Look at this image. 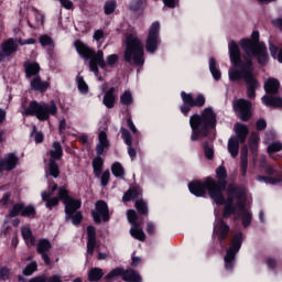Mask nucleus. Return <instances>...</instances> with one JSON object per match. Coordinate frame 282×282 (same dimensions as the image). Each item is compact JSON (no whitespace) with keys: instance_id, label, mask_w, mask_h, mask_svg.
I'll use <instances>...</instances> for the list:
<instances>
[{"instance_id":"1","label":"nucleus","mask_w":282,"mask_h":282,"mask_svg":"<svg viewBox=\"0 0 282 282\" xmlns=\"http://www.w3.org/2000/svg\"><path fill=\"white\" fill-rule=\"evenodd\" d=\"M218 182L212 177H207L204 183L195 181L188 184L189 192L196 197H204L206 191L209 193L210 199L218 206H225L223 217L228 219L234 215L235 219L242 217V226L247 228L252 221V214L246 207V191L236 185H229L227 188V199L224 198V191H226V167L219 166L216 170Z\"/></svg>"},{"instance_id":"2","label":"nucleus","mask_w":282,"mask_h":282,"mask_svg":"<svg viewBox=\"0 0 282 282\" xmlns=\"http://www.w3.org/2000/svg\"><path fill=\"white\" fill-rule=\"evenodd\" d=\"M240 46L247 54V57L241 58V52L237 42L229 43V58L232 67L229 69V80L232 83L237 80H245L247 83L248 98H254L257 89H259V82L257 76L252 73V57L257 58L259 65L268 63V48L264 43L259 42V32L253 31L251 40H241Z\"/></svg>"},{"instance_id":"3","label":"nucleus","mask_w":282,"mask_h":282,"mask_svg":"<svg viewBox=\"0 0 282 282\" xmlns=\"http://www.w3.org/2000/svg\"><path fill=\"white\" fill-rule=\"evenodd\" d=\"M74 47L79 56L89 61L90 72H94L96 76H98V66L105 69L106 67H116V63H118L117 54H110L105 59V53L102 51L95 52L78 40L74 42Z\"/></svg>"},{"instance_id":"4","label":"nucleus","mask_w":282,"mask_h":282,"mask_svg":"<svg viewBox=\"0 0 282 282\" xmlns=\"http://www.w3.org/2000/svg\"><path fill=\"white\" fill-rule=\"evenodd\" d=\"M192 127V140H199L200 135H206L208 129H215L217 124V115L213 111V108H205L202 116L194 115L189 119Z\"/></svg>"},{"instance_id":"5","label":"nucleus","mask_w":282,"mask_h":282,"mask_svg":"<svg viewBox=\"0 0 282 282\" xmlns=\"http://www.w3.org/2000/svg\"><path fill=\"white\" fill-rule=\"evenodd\" d=\"M57 113L58 107L54 101L47 104L33 100L22 111V116H35L42 122L50 120V116H56Z\"/></svg>"},{"instance_id":"6","label":"nucleus","mask_w":282,"mask_h":282,"mask_svg":"<svg viewBox=\"0 0 282 282\" xmlns=\"http://www.w3.org/2000/svg\"><path fill=\"white\" fill-rule=\"evenodd\" d=\"M124 58L133 65H144V46L138 36L130 34L126 40Z\"/></svg>"},{"instance_id":"7","label":"nucleus","mask_w":282,"mask_h":282,"mask_svg":"<svg viewBox=\"0 0 282 282\" xmlns=\"http://www.w3.org/2000/svg\"><path fill=\"white\" fill-rule=\"evenodd\" d=\"M58 195L65 205L66 219H72V224L78 226L83 221V214L77 212L80 208V200L69 197L65 187L58 188Z\"/></svg>"},{"instance_id":"8","label":"nucleus","mask_w":282,"mask_h":282,"mask_svg":"<svg viewBox=\"0 0 282 282\" xmlns=\"http://www.w3.org/2000/svg\"><path fill=\"white\" fill-rule=\"evenodd\" d=\"M242 242H243V235L241 232H238L232 237L231 246L229 247L225 256L226 270H232V265H235V257H237V252L241 250Z\"/></svg>"},{"instance_id":"9","label":"nucleus","mask_w":282,"mask_h":282,"mask_svg":"<svg viewBox=\"0 0 282 282\" xmlns=\"http://www.w3.org/2000/svg\"><path fill=\"white\" fill-rule=\"evenodd\" d=\"M183 105L181 106V111L184 116H187L188 111L193 107H204L206 105V98L203 95H198L197 98H193V95L186 94L185 91L181 93Z\"/></svg>"},{"instance_id":"10","label":"nucleus","mask_w":282,"mask_h":282,"mask_svg":"<svg viewBox=\"0 0 282 282\" xmlns=\"http://www.w3.org/2000/svg\"><path fill=\"white\" fill-rule=\"evenodd\" d=\"M160 45V22H153L148 32V37L145 42V50L153 54Z\"/></svg>"},{"instance_id":"11","label":"nucleus","mask_w":282,"mask_h":282,"mask_svg":"<svg viewBox=\"0 0 282 282\" xmlns=\"http://www.w3.org/2000/svg\"><path fill=\"white\" fill-rule=\"evenodd\" d=\"M128 221L129 224H132V228L130 229L131 237H134V239H138L139 241H144L147 239V236L144 235V231L142 228H140V224H138V214L135 210L130 209L127 213Z\"/></svg>"},{"instance_id":"12","label":"nucleus","mask_w":282,"mask_h":282,"mask_svg":"<svg viewBox=\"0 0 282 282\" xmlns=\"http://www.w3.org/2000/svg\"><path fill=\"white\" fill-rule=\"evenodd\" d=\"M251 107L252 104L245 99H238L234 102L235 111L238 113L239 118L242 119L245 122H248V120H250V116H252V113L250 112Z\"/></svg>"},{"instance_id":"13","label":"nucleus","mask_w":282,"mask_h":282,"mask_svg":"<svg viewBox=\"0 0 282 282\" xmlns=\"http://www.w3.org/2000/svg\"><path fill=\"white\" fill-rule=\"evenodd\" d=\"M93 217L96 224L109 220V207H107V203L102 200L97 202L96 210L93 212Z\"/></svg>"},{"instance_id":"14","label":"nucleus","mask_w":282,"mask_h":282,"mask_svg":"<svg viewBox=\"0 0 282 282\" xmlns=\"http://www.w3.org/2000/svg\"><path fill=\"white\" fill-rule=\"evenodd\" d=\"M19 50V44H17V41L14 39H9L1 45V52H0V63H2L3 58L8 56H12L14 52Z\"/></svg>"},{"instance_id":"15","label":"nucleus","mask_w":282,"mask_h":282,"mask_svg":"<svg viewBox=\"0 0 282 282\" xmlns=\"http://www.w3.org/2000/svg\"><path fill=\"white\" fill-rule=\"evenodd\" d=\"M228 232H230V227L225 224L224 220H219L216 216V223L214 225V235L218 237L219 241H224L226 237H228Z\"/></svg>"},{"instance_id":"16","label":"nucleus","mask_w":282,"mask_h":282,"mask_svg":"<svg viewBox=\"0 0 282 282\" xmlns=\"http://www.w3.org/2000/svg\"><path fill=\"white\" fill-rule=\"evenodd\" d=\"M17 164H19V158L12 153H9L7 156L0 160V173L2 171H12L17 169Z\"/></svg>"},{"instance_id":"17","label":"nucleus","mask_w":282,"mask_h":282,"mask_svg":"<svg viewBox=\"0 0 282 282\" xmlns=\"http://www.w3.org/2000/svg\"><path fill=\"white\" fill-rule=\"evenodd\" d=\"M50 250H52V242H50V240L47 239H41L37 242V252L39 254H41L44 263H46V265H50L51 260H50V256H47V252H50Z\"/></svg>"},{"instance_id":"18","label":"nucleus","mask_w":282,"mask_h":282,"mask_svg":"<svg viewBox=\"0 0 282 282\" xmlns=\"http://www.w3.org/2000/svg\"><path fill=\"white\" fill-rule=\"evenodd\" d=\"M56 188H58V185L53 184L51 186V192L42 193V199H43V202H46V208H48L50 210H52V208H54V206H58V202H59L58 197H54V198L50 199V197H52V194L54 193V191H56Z\"/></svg>"},{"instance_id":"19","label":"nucleus","mask_w":282,"mask_h":282,"mask_svg":"<svg viewBox=\"0 0 282 282\" xmlns=\"http://www.w3.org/2000/svg\"><path fill=\"white\" fill-rule=\"evenodd\" d=\"M98 144L96 147L97 155H102L105 151L109 149V139H107V132L101 131L98 134Z\"/></svg>"},{"instance_id":"20","label":"nucleus","mask_w":282,"mask_h":282,"mask_svg":"<svg viewBox=\"0 0 282 282\" xmlns=\"http://www.w3.org/2000/svg\"><path fill=\"white\" fill-rule=\"evenodd\" d=\"M87 253L94 254V250L96 248V228L94 226L87 227Z\"/></svg>"},{"instance_id":"21","label":"nucleus","mask_w":282,"mask_h":282,"mask_svg":"<svg viewBox=\"0 0 282 282\" xmlns=\"http://www.w3.org/2000/svg\"><path fill=\"white\" fill-rule=\"evenodd\" d=\"M48 87H50V82L41 80L40 76H35L31 80V89H33V91H47Z\"/></svg>"},{"instance_id":"22","label":"nucleus","mask_w":282,"mask_h":282,"mask_svg":"<svg viewBox=\"0 0 282 282\" xmlns=\"http://www.w3.org/2000/svg\"><path fill=\"white\" fill-rule=\"evenodd\" d=\"M24 69L26 74V78H32V76H36L41 72V66L36 62H25Z\"/></svg>"},{"instance_id":"23","label":"nucleus","mask_w":282,"mask_h":282,"mask_svg":"<svg viewBox=\"0 0 282 282\" xmlns=\"http://www.w3.org/2000/svg\"><path fill=\"white\" fill-rule=\"evenodd\" d=\"M113 94H116V88L111 87L104 96V105L108 109H113V105H116V96Z\"/></svg>"},{"instance_id":"24","label":"nucleus","mask_w":282,"mask_h":282,"mask_svg":"<svg viewBox=\"0 0 282 282\" xmlns=\"http://www.w3.org/2000/svg\"><path fill=\"white\" fill-rule=\"evenodd\" d=\"M279 87H281V84L279 83V79L269 78L264 83V91H267V94H278L279 93Z\"/></svg>"},{"instance_id":"25","label":"nucleus","mask_w":282,"mask_h":282,"mask_svg":"<svg viewBox=\"0 0 282 282\" xmlns=\"http://www.w3.org/2000/svg\"><path fill=\"white\" fill-rule=\"evenodd\" d=\"M235 131L237 134V140L243 144L246 142V138H248V127L243 123H236Z\"/></svg>"},{"instance_id":"26","label":"nucleus","mask_w":282,"mask_h":282,"mask_svg":"<svg viewBox=\"0 0 282 282\" xmlns=\"http://www.w3.org/2000/svg\"><path fill=\"white\" fill-rule=\"evenodd\" d=\"M228 152L231 158H237L239 155V139L237 137H232L228 141Z\"/></svg>"},{"instance_id":"27","label":"nucleus","mask_w":282,"mask_h":282,"mask_svg":"<svg viewBox=\"0 0 282 282\" xmlns=\"http://www.w3.org/2000/svg\"><path fill=\"white\" fill-rule=\"evenodd\" d=\"M262 102L267 107H282V98L281 97H271V96H263Z\"/></svg>"},{"instance_id":"28","label":"nucleus","mask_w":282,"mask_h":282,"mask_svg":"<svg viewBox=\"0 0 282 282\" xmlns=\"http://www.w3.org/2000/svg\"><path fill=\"white\" fill-rule=\"evenodd\" d=\"M122 279L127 282H142V278H140V274L131 269L123 272Z\"/></svg>"},{"instance_id":"29","label":"nucleus","mask_w":282,"mask_h":282,"mask_svg":"<svg viewBox=\"0 0 282 282\" xmlns=\"http://www.w3.org/2000/svg\"><path fill=\"white\" fill-rule=\"evenodd\" d=\"M209 72L215 80H221V72L217 68V61L209 58Z\"/></svg>"},{"instance_id":"30","label":"nucleus","mask_w":282,"mask_h":282,"mask_svg":"<svg viewBox=\"0 0 282 282\" xmlns=\"http://www.w3.org/2000/svg\"><path fill=\"white\" fill-rule=\"evenodd\" d=\"M142 195V189L140 187L129 189L122 197L123 202H131V199H138Z\"/></svg>"},{"instance_id":"31","label":"nucleus","mask_w":282,"mask_h":282,"mask_svg":"<svg viewBox=\"0 0 282 282\" xmlns=\"http://www.w3.org/2000/svg\"><path fill=\"white\" fill-rule=\"evenodd\" d=\"M21 234L26 246H34V236L32 235V230L30 229V227L28 226L22 227Z\"/></svg>"},{"instance_id":"32","label":"nucleus","mask_w":282,"mask_h":282,"mask_svg":"<svg viewBox=\"0 0 282 282\" xmlns=\"http://www.w3.org/2000/svg\"><path fill=\"white\" fill-rule=\"evenodd\" d=\"M51 160H61L63 158V148L59 142L53 143V149L50 151Z\"/></svg>"},{"instance_id":"33","label":"nucleus","mask_w":282,"mask_h":282,"mask_svg":"<svg viewBox=\"0 0 282 282\" xmlns=\"http://www.w3.org/2000/svg\"><path fill=\"white\" fill-rule=\"evenodd\" d=\"M102 269L94 268L88 272V281H100L102 279Z\"/></svg>"},{"instance_id":"34","label":"nucleus","mask_w":282,"mask_h":282,"mask_svg":"<svg viewBox=\"0 0 282 282\" xmlns=\"http://www.w3.org/2000/svg\"><path fill=\"white\" fill-rule=\"evenodd\" d=\"M102 158L97 156L94 161H93V169H94V173L96 175V177H100V173L102 171Z\"/></svg>"},{"instance_id":"35","label":"nucleus","mask_w":282,"mask_h":282,"mask_svg":"<svg viewBox=\"0 0 282 282\" xmlns=\"http://www.w3.org/2000/svg\"><path fill=\"white\" fill-rule=\"evenodd\" d=\"M111 171L115 177H124V167H122V164H120L119 162L112 164Z\"/></svg>"},{"instance_id":"36","label":"nucleus","mask_w":282,"mask_h":282,"mask_svg":"<svg viewBox=\"0 0 282 282\" xmlns=\"http://www.w3.org/2000/svg\"><path fill=\"white\" fill-rule=\"evenodd\" d=\"M120 102L121 105H131L133 102V95L131 94V91L126 90L124 93H122L120 96Z\"/></svg>"},{"instance_id":"37","label":"nucleus","mask_w":282,"mask_h":282,"mask_svg":"<svg viewBox=\"0 0 282 282\" xmlns=\"http://www.w3.org/2000/svg\"><path fill=\"white\" fill-rule=\"evenodd\" d=\"M48 171L52 177H58V175H61V171L58 170V164L54 160H50Z\"/></svg>"},{"instance_id":"38","label":"nucleus","mask_w":282,"mask_h":282,"mask_svg":"<svg viewBox=\"0 0 282 282\" xmlns=\"http://www.w3.org/2000/svg\"><path fill=\"white\" fill-rule=\"evenodd\" d=\"M35 215L36 209H34V206L29 205L26 207H22V217L34 218Z\"/></svg>"},{"instance_id":"39","label":"nucleus","mask_w":282,"mask_h":282,"mask_svg":"<svg viewBox=\"0 0 282 282\" xmlns=\"http://www.w3.org/2000/svg\"><path fill=\"white\" fill-rule=\"evenodd\" d=\"M37 268H39V264H36V262H31L23 270V275L24 276H32V274H34V272H36Z\"/></svg>"},{"instance_id":"40","label":"nucleus","mask_w":282,"mask_h":282,"mask_svg":"<svg viewBox=\"0 0 282 282\" xmlns=\"http://www.w3.org/2000/svg\"><path fill=\"white\" fill-rule=\"evenodd\" d=\"M135 208L140 215H148L149 209L147 208V203L144 200L140 199L135 202Z\"/></svg>"},{"instance_id":"41","label":"nucleus","mask_w":282,"mask_h":282,"mask_svg":"<svg viewBox=\"0 0 282 282\" xmlns=\"http://www.w3.org/2000/svg\"><path fill=\"white\" fill-rule=\"evenodd\" d=\"M116 1L113 0H109L105 3L104 10H105V14H113V12H116Z\"/></svg>"},{"instance_id":"42","label":"nucleus","mask_w":282,"mask_h":282,"mask_svg":"<svg viewBox=\"0 0 282 282\" xmlns=\"http://www.w3.org/2000/svg\"><path fill=\"white\" fill-rule=\"evenodd\" d=\"M121 138L122 140H124L127 147H131L133 139L131 138V133L129 132V130L121 128Z\"/></svg>"},{"instance_id":"43","label":"nucleus","mask_w":282,"mask_h":282,"mask_svg":"<svg viewBox=\"0 0 282 282\" xmlns=\"http://www.w3.org/2000/svg\"><path fill=\"white\" fill-rule=\"evenodd\" d=\"M77 87L82 94H87L89 91V86L85 83L83 77H77Z\"/></svg>"},{"instance_id":"44","label":"nucleus","mask_w":282,"mask_h":282,"mask_svg":"<svg viewBox=\"0 0 282 282\" xmlns=\"http://www.w3.org/2000/svg\"><path fill=\"white\" fill-rule=\"evenodd\" d=\"M40 43L42 47H53L54 46V41H52V37L50 35H42L40 36Z\"/></svg>"},{"instance_id":"45","label":"nucleus","mask_w":282,"mask_h":282,"mask_svg":"<svg viewBox=\"0 0 282 282\" xmlns=\"http://www.w3.org/2000/svg\"><path fill=\"white\" fill-rule=\"evenodd\" d=\"M279 151H282V143L281 142H274L271 145L268 147V153L269 155H272V153H279Z\"/></svg>"},{"instance_id":"46","label":"nucleus","mask_w":282,"mask_h":282,"mask_svg":"<svg viewBox=\"0 0 282 282\" xmlns=\"http://www.w3.org/2000/svg\"><path fill=\"white\" fill-rule=\"evenodd\" d=\"M23 213V205L21 204H15L12 209L9 213V216L11 217H17L18 215H22Z\"/></svg>"},{"instance_id":"47","label":"nucleus","mask_w":282,"mask_h":282,"mask_svg":"<svg viewBox=\"0 0 282 282\" xmlns=\"http://www.w3.org/2000/svg\"><path fill=\"white\" fill-rule=\"evenodd\" d=\"M259 142V133L253 132L250 137V149L251 151H257V143Z\"/></svg>"},{"instance_id":"48","label":"nucleus","mask_w":282,"mask_h":282,"mask_svg":"<svg viewBox=\"0 0 282 282\" xmlns=\"http://www.w3.org/2000/svg\"><path fill=\"white\" fill-rule=\"evenodd\" d=\"M120 274H122V276L124 275V271L121 268H117L113 269L112 271H110L107 275L106 279H115V276H120Z\"/></svg>"},{"instance_id":"49","label":"nucleus","mask_w":282,"mask_h":282,"mask_svg":"<svg viewBox=\"0 0 282 282\" xmlns=\"http://www.w3.org/2000/svg\"><path fill=\"white\" fill-rule=\"evenodd\" d=\"M258 182H265L267 184H279L281 177L279 178H268L265 176H257Z\"/></svg>"},{"instance_id":"50","label":"nucleus","mask_w":282,"mask_h":282,"mask_svg":"<svg viewBox=\"0 0 282 282\" xmlns=\"http://www.w3.org/2000/svg\"><path fill=\"white\" fill-rule=\"evenodd\" d=\"M10 276V269L6 267L0 268V280L6 281Z\"/></svg>"},{"instance_id":"51","label":"nucleus","mask_w":282,"mask_h":282,"mask_svg":"<svg viewBox=\"0 0 282 282\" xmlns=\"http://www.w3.org/2000/svg\"><path fill=\"white\" fill-rule=\"evenodd\" d=\"M94 41L100 42L102 39H105V31L102 30H96L93 35Z\"/></svg>"},{"instance_id":"52","label":"nucleus","mask_w":282,"mask_h":282,"mask_svg":"<svg viewBox=\"0 0 282 282\" xmlns=\"http://www.w3.org/2000/svg\"><path fill=\"white\" fill-rule=\"evenodd\" d=\"M145 3H147V0H139L135 3H132L130 8H131V10H142L144 8Z\"/></svg>"},{"instance_id":"53","label":"nucleus","mask_w":282,"mask_h":282,"mask_svg":"<svg viewBox=\"0 0 282 282\" xmlns=\"http://www.w3.org/2000/svg\"><path fill=\"white\" fill-rule=\"evenodd\" d=\"M109 177H111V173L109 171H105L101 175V185L107 186L109 184Z\"/></svg>"},{"instance_id":"54","label":"nucleus","mask_w":282,"mask_h":282,"mask_svg":"<svg viewBox=\"0 0 282 282\" xmlns=\"http://www.w3.org/2000/svg\"><path fill=\"white\" fill-rule=\"evenodd\" d=\"M29 25L31 28H41L43 25V15L42 14H36L35 15V25H32V23L29 22Z\"/></svg>"},{"instance_id":"55","label":"nucleus","mask_w":282,"mask_h":282,"mask_svg":"<svg viewBox=\"0 0 282 282\" xmlns=\"http://www.w3.org/2000/svg\"><path fill=\"white\" fill-rule=\"evenodd\" d=\"M59 3L62 8H65L66 10H72L74 8V2H72V0H59Z\"/></svg>"},{"instance_id":"56","label":"nucleus","mask_w":282,"mask_h":282,"mask_svg":"<svg viewBox=\"0 0 282 282\" xmlns=\"http://www.w3.org/2000/svg\"><path fill=\"white\" fill-rule=\"evenodd\" d=\"M204 151H205V156L207 158V160H213V155H215L213 148L205 145Z\"/></svg>"},{"instance_id":"57","label":"nucleus","mask_w":282,"mask_h":282,"mask_svg":"<svg viewBox=\"0 0 282 282\" xmlns=\"http://www.w3.org/2000/svg\"><path fill=\"white\" fill-rule=\"evenodd\" d=\"M19 45H34L36 43V40L34 39H28V40H19Z\"/></svg>"},{"instance_id":"58","label":"nucleus","mask_w":282,"mask_h":282,"mask_svg":"<svg viewBox=\"0 0 282 282\" xmlns=\"http://www.w3.org/2000/svg\"><path fill=\"white\" fill-rule=\"evenodd\" d=\"M241 171L242 175L246 176V173L248 172V159H241Z\"/></svg>"},{"instance_id":"59","label":"nucleus","mask_w":282,"mask_h":282,"mask_svg":"<svg viewBox=\"0 0 282 282\" xmlns=\"http://www.w3.org/2000/svg\"><path fill=\"white\" fill-rule=\"evenodd\" d=\"M8 202H10V194L7 193L0 199V206H7Z\"/></svg>"},{"instance_id":"60","label":"nucleus","mask_w":282,"mask_h":282,"mask_svg":"<svg viewBox=\"0 0 282 282\" xmlns=\"http://www.w3.org/2000/svg\"><path fill=\"white\" fill-rule=\"evenodd\" d=\"M265 127H267L265 120L260 119L257 121L258 131H263V129H265Z\"/></svg>"},{"instance_id":"61","label":"nucleus","mask_w":282,"mask_h":282,"mask_svg":"<svg viewBox=\"0 0 282 282\" xmlns=\"http://www.w3.org/2000/svg\"><path fill=\"white\" fill-rule=\"evenodd\" d=\"M128 127L132 131V133H138V128H135V124H133V121L131 119H128Z\"/></svg>"},{"instance_id":"62","label":"nucleus","mask_w":282,"mask_h":282,"mask_svg":"<svg viewBox=\"0 0 282 282\" xmlns=\"http://www.w3.org/2000/svg\"><path fill=\"white\" fill-rule=\"evenodd\" d=\"M241 160H248V147L241 149Z\"/></svg>"},{"instance_id":"63","label":"nucleus","mask_w":282,"mask_h":282,"mask_svg":"<svg viewBox=\"0 0 282 282\" xmlns=\"http://www.w3.org/2000/svg\"><path fill=\"white\" fill-rule=\"evenodd\" d=\"M272 23L275 28H279V30L282 31V19L273 20Z\"/></svg>"},{"instance_id":"64","label":"nucleus","mask_w":282,"mask_h":282,"mask_svg":"<svg viewBox=\"0 0 282 282\" xmlns=\"http://www.w3.org/2000/svg\"><path fill=\"white\" fill-rule=\"evenodd\" d=\"M163 2L165 6H167V8H173L175 3H177V0H163Z\"/></svg>"}]
</instances>
